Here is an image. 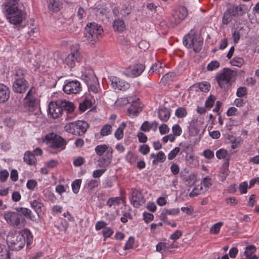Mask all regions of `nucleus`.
Segmentation results:
<instances>
[{"label": "nucleus", "mask_w": 259, "mask_h": 259, "mask_svg": "<svg viewBox=\"0 0 259 259\" xmlns=\"http://www.w3.org/2000/svg\"><path fill=\"white\" fill-rule=\"evenodd\" d=\"M175 76V73L174 72H168L165 74L162 78V80L164 82L166 83L170 81Z\"/></svg>", "instance_id": "nucleus-63"}, {"label": "nucleus", "mask_w": 259, "mask_h": 259, "mask_svg": "<svg viewBox=\"0 0 259 259\" xmlns=\"http://www.w3.org/2000/svg\"><path fill=\"white\" fill-rule=\"evenodd\" d=\"M89 127L88 123L83 120L70 122L64 126L67 132L74 135L80 136L84 134Z\"/></svg>", "instance_id": "nucleus-5"}, {"label": "nucleus", "mask_w": 259, "mask_h": 259, "mask_svg": "<svg viewBox=\"0 0 259 259\" xmlns=\"http://www.w3.org/2000/svg\"><path fill=\"white\" fill-rule=\"evenodd\" d=\"M215 100V97L210 95L205 101V107L208 109H210L213 106Z\"/></svg>", "instance_id": "nucleus-46"}, {"label": "nucleus", "mask_w": 259, "mask_h": 259, "mask_svg": "<svg viewBox=\"0 0 259 259\" xmlns=\"http://www.w3.org/2000/svg\"><path fill=\"white\" fill-rule=\"evenodd\" d=\"M223 225V223L220 222L214 224L210 228V233L213 234H217L219 233L220 231V229L222 226Z\"/></svg>", "instance_id": "nucleus-45"}, {"label": "nucleus", "mask_w": 259, "mask_h": 259, "mask_svg": "<svg viewBox=\"0 0 259 259\" xmlns=\"http://www.w3.org/2000/svg\"><path fill=\"white\" fill-rule=\"evenodd\" d=\"M28 88V83L24 79L23 71L19 69L16 71L15 80L13 84V90L15 93H23Z\"/></svg>", "instance_id": "nucleus-8"}, {"label": "nucleus", "mask_w": 259, "mask_h": 259, "mask_svg": "<svg viewBox=\"0 0 259 259\" xmlns=\"http://www.w3.org/2000/svg\"><path fill=\"white\" fill-rule=\"evenodd\" d=\"M63 91L67 94H76L81 91V85L76 79L66 80L63 85Z\"/></svg>", "instance_id": "nucleus-11"}, {"label": "nucleus", "mask_w": 259, "mask_h": 259, "mask_svg": "<svg viewBox=\"0 0 259 259\" xmlns=\"http://www.w3.org/2000/svg\"><path fill=\"white\" fill-rule=\"evenodd\" d=\"M44 142L50 147L59 150H63L65 148V141L54 133L47 135Z\"/></svg>", "instance_id": "nucleus-7"}, {"label": "nucleus", "mask_w": 259, "mask_h": 259, "mask_svg": "<svg viewBox=\"0 0 259 259\" xmlns=\"http://www.w3.org/2000/svg\"><path fill=\"white\" fill-rule=\"evenodd\" d=\"M63 107L64 108V110L68 114V116H69V114H72L75 109V106L73 103L68 101H65L64 102Z\"/></svg>", "instance_id": "nucleus-37"}, {"label": "nucleus", "mask_w": 259, "mask_h": 259, "mask_svg": "<svg viewBox=\"0 0 259 259\" xmlns=\"http://www.w3.org/2000/svg\"><path fill=\"white\" fill-rule=\"evenodd\" d=\"M30 206L36 213L38 217L41 218L45 212V207L42 202L38 200H33L30 202Z\"/></svg>", "instance_id": "nucleus-20"}, {"label": "nucleus", "mask_w": 259, "mask_h": 259, "mask_svg": "<svg viewBox=\"0 0 259 259\" xmlns=\"http://www.w3.org/2000/svg\"><path fill=\"white\" fill-rule=\"evenodd\" d=\"M62 108L56 102H51L48 106V113L53 118H56L62 114Z\"/></svg>", "instance_id": "nucleus-19"}, {"label": "nucleus", "mask_w": 259, "mask_h": 259, "mask_svg": "<svg viewBox=\"0 0 259 259\" xmlns=\"http://www.w3.org/2000/svg\"><path fill=\"white\" fill-rule=\"evenodd\" d=\"M187 15V11L186 8L180 7L172 14L171 21L174 25H177L183 21Z\"/></svg>", "instance_id": "nucleus-18"}, {"label": "nucleus", "mask_w": 259, "mask_h": 259, "mask_svg": "<svg viewBox=\"0 0 259 259\" xmlns=\"http://www.w3.org/2000/svg\"><path fill=\"white\" fill-rule=\"evenodd\" d=\"M197 87L202 92H207L209 91L210 85L209 82L207 81H203L199 83Z\"/></svg>", "instance_id": "nucleus-41"}, {"label": "nucleus", "mask_w": 259, "mask_h": 259, "mask_svg": "<svg viewBox=\"0 0 259 259\" xmlns=\"http://www.w3.org/2000/svg\"><path fill=\"white\" fill-rule=\"evenodd\" d=\"M112 156V154L99 156L100 157L97 161V166L103 168H106L111 163Z\"/></svg>", "instance_id": "nucleus-26"}, {"label": "nucleus", "mask_w": 259, "mask_h": 259, "mask_svg": "<svg viewBox=\"0 0 259 259\" xmlns=\"http://www.w3.org/2000/svg\"><path fill=\"white\" fill-rule=\"evenodd\" d=\"M165 159L166 156L164 153L162 151H159L156 155V158L153 160L152 163L156 164L158 162H163L165 161Z\"/></svg>", "instance_id": "nucleus-42"}, {"label": "nucleus", "mask_w": 259, "mask_h": 259, "mask_svg": "<svg viewBox=\"0 0 259 259\" xmlns=\"http://www.w3.org/2000/svg\"><path fill=\"white\" fill-rule=\"evenodd\" d=\"M23 160L28 165H33L36 163L37 161L35 155L30 151H27L25 152Z\"/></svg>", "instance_id": "nucleus-30"}, {"label": "nucleus", "mask_w": 259, "mask_h": 259, "mask_svg": "<svg viewBox=\"0 0 259 259\" xmlns=\"http://www.w3.org/2000/svg\"><path fill=\"white\" fill-rule=\"evenodd\" d=\"M37 186V182L33 179L28 180L26 183L27 188L31 191H34Z\"/></svg>", "instance_id": "nucleus-53"}, {"label": "nucleus", "mask_w": 259, "mask_h": 259, "mask_svg": "<svg viewBox=\"0 0 259 259\" xmlns=\"http://www.w3.org/2000/svg\"><path fill=\"white\" fill-rule=\"evenodd\" d=\"M230 63L232 66L241 67L244 64V60L241 57H235L230 60Z\"/></svg>", "instance_id": "nucleus-39"}, {"label": "nucleus", "mask_w": 259, "mask_h": 259, "mask_svg": "<svg viewBox=\"0 0 259 259\" xmlns=\"http://www.w3.org/2000/svg\"><path fill=\"white\" fill-rule=\"evenodd\" d=\"M233 16L231 15V14L228 11H226L224 12L223 19H222V22L223 24L224 25H227L233 19Z\"/></svg>", "instance_id": "nucleus-43"}, {"label": "nucleus", "mask_w": 259, "mask_h": 259, "mask_svg": "<svg viewBox=\"0 0 259 259\" xmlns=\"http://www.w3.org/2000/svg\"><path fill=\"white\" fill-rule=\"evenodd\" d=\"M180 212V209L179 208H164L160 214V220L168 219V215L175 217L178 215Z\"/></svg>", "instance_id": "nucleus-24"}, {"label": "nucleus", "mask_w": 259, "mask_h": 259, "mask_svg": "<svg viewBox=\"0 0 259 259\" xmlns=\"http://www.w3.org/2000/svg\"><path fill=\"white\" fill-rule=\"evenodd\" d=\"M112 131V126L110 124H106L103 126L100 131V135L102 137L107 136L111 134Z\"/></svg>", "instance_id": "nucleus-38"}, {"label": "nucleus", "mask_w": 259, "mask_h": 259, "mask_svg": "<svg viewBox=\"0 0 259 259\" xmlns=\"http://www.w3.org/2000/svg\"><path fill=\"white\" fill-rule=\"evenodd\" d=\"M183 43L187 48H193L195 52L198 53L202 49L203 40L198 34L191 30L184 36Z\"/></svg>", "instance_id": "nucleus-3"}, {"label": "nucleus", "mask_w": 259, "mask_h": 259, "mask_svg": "<svg viewBox=\"0 0 259 259\" xmlns=\"http://www.w3.org/2000/svg\"><path fill=\"white\" fill-rule=\"evenodd\" d=\"M110 80L112 87L115 90L125 91L129 89L130 84L128 82L116 76H111Z\"/></svg>", "instance_id": "nucleus-16"}, {"label": "nucleus", "mask_w": 259, "mask_h": 259, "mask_svg": "<svg viewBox=\"0 0 259 259\" xmlns=\"http://www.w3.org/2000/svg\"><path fill=\"white\" fill-rule=\"evenodd\" d=\"M220 64L218 61H212L208 64L207 69L208 71H213L220 67Z\"/></svg>", "instance_id": "nucleus-52"}, {"label": "nucleus", "mask_w": 259, "mask_h": 259, "mask_svg": "<svg viewBox=\"0 0 259 259\" xmlns=\"http://www.w3.org/2000/svg\"><path fill=\"white\" fill-rule=\"evenodd\" d=\"M145 66L143 64H136L126 68L124 74L130 77H136L140 76L144 71Z\"/></svg>", "instance_id": "nucleus-14"}, {"label": "nucleus", "mask_w": 259, "mask_h": 259, "mask_svg": "<svg viewBox=\"0 0 259 259\" xmlns=\"http://www.w3.org/2000/svg\"><path fill=\"white\" fill-rule=\"evenodd\" d=\"M103 32L102 26L95 22L90 23L85 27L84 37L87 41L93 44Z\"/></svg>", "instance_id": "nucleus-4"}, {"label": "nucleus", "mask_w": 259, "mask_h": 259, "mask_svg": "<svg viewBox=\"0 0 259 259\" xmlns=\"http://www.w3.org/2000/svg\"><path fill=\"white\" fill-rule=\"evenodd\" d=\"M7 19L11 23L16 26L20 25L26 18L25 11L18 8V5L4 7Z\"/></svg>", "instance_id": "nucleus-2"}, {"label": "nucleus", "mask_w": 259, "mask_h": 259, "mask_svg": "<svg viewBox=\"0 0 259 259\" xmlns=\"http://www.w3.org/2000/svg\"><path fill=\"white\" fill-rule=\"evenodd\" d=\"M202 155L206 159H211L214 157V152L209 149L204 150Z\"/></svg>", "instance_id": "nucleus-54"}, {"label": "nucleus", "mask_w": 259, "mask_h": 259, "mask_svg": "<svg viewBox=\"0 0 259 259\" xmlns=\"http://www.w3.org/2000/svg\"><path fill=\"white\" fill-rule=\"evenodd\" d=\"M203 123V119L200 116L194 117L189 124L188 128L190 135L194 137L197 136L202 127Z\"/></svg>", "instance_id": "nucleus-13"}, {"label": "nucleus", "mask_w": 259, "mask_h": 259, "mask_svg": "<svg viewBox=\"0 0 259 259\" xmlns=\"http://www.w3.org/2000/svg\"><path fill=\"white\" fill-rule=\"evenodd\" d=\"M175 115L179 118H184L187 115V110L184 107H179L176 110Z\"/></svg>", "instance_id": "nucleus-44"}, {"label": "nucleus", "mask_w": 259, "mask_h": 259, "mask_svg": "<svg viewBox=\"0 0 259 259\" xmlns=\"http://www.w3.org/2000/svg\"><path fill=\"white\" fill-rule=\"evenodd\" d=\"M234 75V72L230 69L224 68L215 77L219 87L224 90H227L231 85V80Z\"/></svg>", "instance_id": "nucleus-6"}, {"label": "nucleus", "mask_w": 259, "mask_h": 259, "mask_svg": "<svg viewBox=\"0 0 259 259\" xmlns=\"http://www.w3.org/2000/svg\"><path fill=\"white\" fill-rule=\"evenodd\" d=\"M233 17L238 16L243 14V9L241 6L231 5L226 10Z\"/></svg>", "instance_id": "nucleus-29"}, {"label": "nucleus", "mask_w": 259, "mask_h": 259, "mask_svg": "<svg viewBox=\"0 0 259 259\" xmlns=\"http://www.w3.org/2000/svg\"><path fill=\"white\" fill-rule=\"evenodd\" d=\"M35 89L31 88L28 92L25 98L24 106L31 111L34 110L38 106V100L35 97Z\"/></svg>", "instance_id": "nucleus-12"}, {"label": "nucleus", "mask_w": 259, "mask_h": 259, "mask_svg": "<svg viewBox=\"0 0 259 259\" xmlns=\"http://www.w3.org/2000/svg\"><path fill=\"white\" fill-rule=\"evenodd\" d=\"M137 159V156L132 153L130 151H129L127 155L126 156V160L131 164H134L136 162V161Z\"/></svg>", "instance_id": "nucleus-49"}, {"label": "nucleus", "mask_w": 259, "mask_h": 259, "mask_svg": "<svg viewBox=\"0 0 259 259\" xmlns=\"http://www.w3.org/2000/svg\"><path fill=\"white\" fill-rule=\"evenodd\" d=\"M186 161L188 164L193 166H196L198 165V160L195 158L193 155H190L186 158Z\"/></svg>", "instance_id": "nucleus-51"}, {"label": "nucleus", "mask_w": 259, "mask_h": 259, "mask_svg": "<svg viewBox=\"0 0 259 259\" xmlns=\"http://www.w3.org/2000/svg\"><path fill=\"white\" fill-rule=\"evenodd\" d=\"M143 219L145 223H148L152 221L154 219V215L153 214L147 212H144L143 213Z\"/></svg>", "instance_id": "nucleus-61"}, {"label": "nucleus", "mask_w": 259, "mask_h": 259, "mask_svg": "<svg viewBox=\"0 0 259 259\" xmlns=\"http://www.w3.org/2000/svg\"><path fill=\"white\" fill-rule=\"evenodd\" d=\"M129 102L126 97H121L118 98L114 103L116 106L120 107L126 105Z\"/></svg>", "instance_id": "nucleus-48"}, {"label": "nucleus", "mask_w": 259, "mask_h": 259, "mask_svg": "<svg viewBox=\"0 0 259 259\" xmlns=\"http://www.w3.org/2000/svg\"><path fill=\"white\" fill-rule=\"evenodd\" d=\"M173 134L176 136H179L182 133V130L180 126L178 124H174L172 127Z\"/></svg>", "instance_id": "nucleus-59"}, {"label": "nucleus", "mask_w": 259, "mask_h": 259, "mask_svg": "<svg viewBox=\"0 0 259 259\" xmlns=\"http://www.w3.org/2000/svg\"><path fill=\"white\" fill-rule=\"evenodd\" d=\"M141 110L142 108L140 103V100L137 99L135 101L133 102L128 109L127 112L130 117H134L137 116Z\"/></svg>", "instance_id": "nucleus-23"}, {"label": "nucleus", "mask_w": 259, "mask_h": 259, "mask_svg": "<svg viewBox=\"0 0 259 259\" xmlns=\"http://www.w3.org/2000/svg\"><path fill=\"white\" fill-rule=\"evenodd\" d=\"M82 59V56L77 49L75 50L71 51L63 61V64L65 67L72 69L75 67L76 62H80Z\"/></svg>", "instance_id": "nucleus-10"}, {"label": "nucleus", "mask_w": 259, "mask_h": 259, "mask_svg": "<svg viewBox=\"0 0 259 259\" xmlns=\"http://www.w3.org/2000/svg\"><path fill=\"white\" fill-rule=\"evenodd\" d=\"M113 28L115 31L122 32L125 30V25L123 20L118 18L113 23Z\"/></svg>", "instance_id": "nucleus-32"}, {"label": "nucleus", "mask_w": 259, "mask_h": 259, "mask_svg": "<svg viewBox=\"0 0 259 259\" xmlns=\"http://www.w3.org/2000/svg\"><path fill=\"white\" fill-rule=\"evenodd\" d=\"M134 241L135 239L133 237H130L123 247L124 250H128L132 248L134 243Z\"/></svg>", "instance_id": "nucleus-57"}, {"label": "nucleus", "mask_w": 259, "mask_h": 259, "mask_svg": "<svg viewBox=\"0 0 259 259\" xmlns=\"http://www.w3.org/2000/svg\"><path fill=\"white\" fill-rule=\"evenodd\" d=\"M119 201V198L118 197L110 198L107 201V205L109 207H111L113 205L118 204Z\"/></svg>", "instance_id": "nucleus-60"}, {"label": "nucleus", "mask_w": 259, "mask_h": 259, "mask_svg": "<svg viewBox=\"0 0 259 259\" xmlns=\"http://www.w3.org/2000/svg\"><path fill=\"white\" fill-rule=\"evenodd\" d=\"M130 201L134 207L139 208L145 203V199L140 191L135 190L131 193Z\"/></svg>", "instance_id": "nucleus-17"}, {"label": "nucleus", "mask_w": 259, "mask_h": 259, "mask_svg": "<svg viewBox=\"0 0 259 259\" xmlns=\"http://www.w3.org/2000/svg\"><path fill=\"white\" fill-rule=\"evenodd\" d=\"M170 112L168 108L165 107L160 108L158 111V116L159 119L163 121H167L170 117Z\"/></svg>", "instance_id": "nucleus-28"}, {"label": "nucleus", "mask_w": 259, "mask_h": 259, "mask_svg": "<svg viewBox=\"0 0 259 259\" xmlns=\"http://www.w3.org/2000/svg\"><path fill=\"white\" fill-rule=\"evenodd\" d=\"M206 191H207V190L206 189H204L203 185L201 184V183H200V184L195 185L193 190L189 193V195L191 197H194L203 193Z\"/></svg>", "instance_id": "nucleus-33"}, {"label": "nucleus", "mask_w": 259, "mask_h": 259, "mask_svg": "<svg viewBox=\"0 0 259 259\" xmlns=\"http://www.w3.org/2000/svg\"><path fill=\"white\" fill-rule=\"evenodd\" d=\"M113 232H114L111 228L108 227L104 229L102 232V234L105 239H106V238L110 237L113 234Z\"/></svg>", "instance_id": "nucleus-62"}, {"label": "nucleus", "mask_w": 259, "mask_h": 259, "mask_svg": "<svg viewBox=\"0 0 259 259\" xmlns=\"http://www.w3.org/2000/svg\"><path fill=\"white\" fill-rule=\"evenodd\" d=\"M247 94L246 88L244 87H241L238 88L236 92V95L239 97H243Z\"/></svg>", "instance_id": "nucleus-64"}, {"label": "nucleus", "mask_w": 259, "mask_h": 259, "mask_svg": "<svg viewBox=\"0 0 259 259\" xmlns=\"http://www.w3.org/2000/svg\"><path fill=\"white\" fill-rule=\"evenodd\" d=\"M62 7V3L60 0H49L48 8L54 12L60 10Z\"/></svg>", "instance_id": "nucleus-31"}, {"label": "nucleus", "mask_w": 259, "mask_h": 259, "mask_svg": "<svg viewBox=\"0 0 259 259\" xmlns=\"http://www.w3.org/2000/svg\"><path fill=\"white\" fill-rule=\"evenodd\" d=\"M161 68L162 64L159 63H155L151 67L149 73H151V72H156L157 73H160Z\"/></svg>", "instance_id": "nucleus-50"}, {"label": "nucleus", "mask_w": 259, "mask_h": 259, "mask_svg": "<svg viewBox=\"0 0 259 259\" xmlns=\"http://www.w3.org/2000/svg\"><path fill=\"white\" fill-rule=\"evenodd\" d=\"M180 149L179 147H176L171 150L167 155V158L169 160H172L175 158L176 155L179 153Z\"/></svg>", "instance_id": "nucleus-56"}, {"label": "nucleus", "mask_w": 259, "mask_h": 259, "mask_svg": "<svg viewBox=\"0 0 259 259\" xmlns=\"http://www.w3.org/2000/svg\"><path fill=\"white\" fill-rule=\"evenodd\" d=\"M81 182V179H76L72 183L71 188L73 193L76 194L79 192Z\"/></svg>", "instance_id": "nucleus-40"}, {"label": "nucleus", "mask_w": 259, "mask_h": 259, "mask_svg": "<svg viewBox=\"0 0 259 259\" xmlns=\"http://www.w3.org/2000/svg\"><path fill=\"white\" fill-rule=\"evenodd\" d=\"M81 72L82 76L84 77V79L88 82L89 91H91L94 93H97L98 92L97 85L89 82V80L93 82H96L97 81V78L93 69L90 66H87L84 70H81Z\"/></svg>", "instance_id": "nucleus-9"}, {"label": "nucleus", "mask_w": 259, "mask_h": 259, "mask_svg": "<svg viewBox=\"0 0 259 259\" xmlns=\"http://www.w3.org/2000/svg\"><path fill=\"white\" fill-rule=\"evenodd\" d=\"M201 183L203 185L204 189H206L207 191L211 185V180L207 177H205L203 178Z\"/></svg>", "instance_id": "nucleus-58"}, {"label": "nucleus", "mask_w": 259, "mask_h": 259, "mask_svg": "<svg viewBox=\"0 0 259 259\" xmlns=\"http://www.w3.org/2000/svg\"><path fill=\"white\" fill-rule=\"evenodd\" d=\"M95 152L99 156H103L113 154V149L111 147L106 145H98L95 148Z\"/></svg>", "instance_id": "nucleus-22"}, {"label": "nucleus", "mask_w": 259, "mask_h": 259, "mask_svg": "<svg viewBox=\"0 0 259 259\" xmlns=\"http://www.w3.org/2000/svg\"><path fill=\"white\" fill-rule=\"evenodd\" d=\"M7 240L12 250H19L24 247L26 243L27 246L31 244L33 235L27 229H24L18 232L12 230L9 232Z\"/></svg>", "instance_id": "nucleus-1"}, {"label": "nucleus", "mask_w": 259, "mask_h": 259, "mask_svg": "<svg viewBox=\"0 0 259 259\" xmlns=\"http://www.w3.org/2000/svg\"><path fill=\"white\" fill-rule=\"evenodd\" d=\"M100 184V181L99 180L87 179L84 185V189L88 192H91L95 189L98 188Z\"/></svg>", "instance_id": "nucleus-25"}, {"label": "nucleus", "mask_w": 259, "mask_h": 259, "mask_svg": "<svg viewBox=\"0 0 259 259\" xmlns=\"http://www.w3.org/2000/svg\"><path fill=\"white\" fill-rule=\"evenodd\" d=\"M92 104V102L89 98H85L83 101L79 104V110L84 112L89 108L91 107Z\"/></svg>", "instance_id": "nucleus-34"}, {"label": "nucleus", "mask_w": 259, "mask_h": 259, "mask_svg": "<svg viewBox=\"0 0 259 259\" xmlns=\"http://www.w3.org/2000/svg\"><path fill=\"white\" fill-rule=\"evenodd\" d=\"M11 90L6 84L0 83V104L6 103L10 99Z\"/></svg>", "instance_id": "nucleus-21"}, {"label": "nucleus", "mask_w": 259, "mask_h": 259, "mask_svg": "<svg viewBox=\"0 0 259 259\" xmlns=\"http://www.w3.org/2000/svg\"><path fill=\"white\" fill-rule=\"evenodd\" d=\"M126 126V124L122 122L120 124L114 133V137L118 140L123 137V131Z\"/></svg>", "instance_id": "nucleus-35"}, {"label": "nucleus", "mask_w": 259, "mask_h": 259, "mask_svg": "<svg viewBox=\"0 0 259 259\" xmlns=\"http://www.w3.org/2000/svg\"><path fill=\"white\" fill-rule=\"evenodd\" d=\"M16 209L18 212L23 214L27 219L32 221H35V217L30 209L20 207L16 208Z\"/></svg>", "instance_id": "nucleus-27"}, {"label": "nucleus", "mask_w": 259, "mask_h": 259, "mask_svg": "<svg viewBox=\"0 0 259 259\" xmlns=\"http://www.w3.org/2000/svg\"><path fill=\"white\" fill-rule=\"evenodd\" d=\"M4 219L9 224L13 226H18L21 222L20 215L17 212L11 211L5 212Z\"/></svg>", "instance_id": "nucleus-15"}, {"label": "nucleus", "mask_w": 259, "mask_h": 259, "mask_svg": "<svg viewBox=\"0 0 259 259\" xmlns=\"http://www.w3.org/2000/svg\"><path fill=\"white\" fill-rule=\"evenodd\" d=\"M106 171V168H101L93 171L92 176L94 178H99Z\"/></svg>", "instance_id": "nucleus-55"}, {"label": "nucleus", "mask_w": 259, "mask_h": 259, "mask_svg": "<svg viewBox=\"0 0 259 259\" xmlns=\"http://www.w3.org/2000/svg\"><path fill=\"white\" fill-rule=\"evenodd\" d=\"M215 154L217 157L219 159H225L228 155L227 151L223 148L217 150Z\"/></svg>", "instance_id": "nucleus-47"}, {"label": "nucleus", "mask_w": 259, "mask_h": 259, "mask_svg": "<svg viewBox=\"0 0 259 259\" xmlns=\"http://www.w3.org/2000/svg\"><path fill=\"white\" fill-rule=\"evenodd\" d=\"M255 250V247L253 245H249L246 246L244 251V254L246 257V259H249L253 257V256H257L256 255L253 254Z\"/></svg>", "instance_id": "nucleus-36"}]
</instances>
